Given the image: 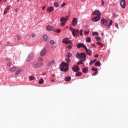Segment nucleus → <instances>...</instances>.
Wrapping results in <instances>:
<instances>
[{
  "instance_id": "48",
  "label": "nucleus",
  "mask_w": 128,
  "mask_h": 128,
  "mask_svg": "<svg viewBox=\"0 0 128 128\" xmlns=\"http://www.w3.org/2000/svg\"><path fill=\"white\" fill-rule=\"evenodd\" d=\"M68 50H70L72 48V46L70 45H68Z\"/></svg>"
},
{
  "instance_id": "56",
  "label": "nucleus",
  "mask_w": 128,
  "mask_h": 128,
  "mask_svg": "<svg viewBox=\"0 0 128 128\" xmlns=\"http://www.w3.org/2000/svg\"><path fill=\"white\" fill-rule=\"evenodd\" d=\"M51 82H54V80H51Z\"/></svg>"
},
{
  "instance_id": "54",
  "label": "nucleus",
  "mask_w": 128,
  "mask_h": 128,
  "mask_svg": "<svg viewBox=\"0 0 128 128\" xmlns=\"http://www.w3.org/2000/svg\"><path fill=\"white\" fill-rule=\"evenodd\" d=\"M10 42H6V44H10Z\"/></svg>"
},
{
  "instance_id": "26",
  "label": "nucleus",
  "mask_w": 128,
  "mask_h": 128,
  "mask_svg": "<svg viewBox=\"0 0 128 128\" xmlns=\"http://www.w3.org/2000/svg\"><path fill=\"white\" fill-rule=\"evenodd\" d=\"M86 42H91L92 39L88 37L86 38Z\"/></svg>"
},
{
  "instance_id": "10",
  "label": "nucleus",
  "mask_w": 128,
  "mask_h": 128,
  "mask_svg": "<svg viewBox=\"0 0 128 128\" xmlns=\"http://www.w3.org/2000/svg\"><path fill=\"white\" fill-rule=\"evenodd\" d=\"M86 45H84V44H82V43H79L77 45L78 48H83L84 49L86 48Z\"/></svg>"
},
{
  "instance_id": "57",
  "label": "nucleus",
  "mask_w": 128,
  "mask_h": 128,
  "mask_svg": "<svg viewBox=\"0 0 128 128\" xmlns=\"http://www.w3.org/2000/svg\"><path fill=\"white\" fill-rule=\"evenodd\" d=\"M16 2H17V4H18V2H20V0H18L16 1Z\"/></svg>"
},
{
  "instance_id": "38",
  "label": "nucleus",
  "mask_w": 128,
  "mask_h": 128,
  "mask_svg": "<svg viewBox=\"0 0 128 128\" xmlns=\"http://www.w3.org/2000/svg\"><path fill=\"white\" fill-rule=\"evenodd\" d=\"M84 34L88 35V34H90V31L88 30H85L84 32Z\"/></svg>"
},
{
  "instance_id": "50",
  "label": "nucleus",
  "mask_w": 128,
  "mask_h": 128,
  "mask_svg": "<svg viewBox=\"0 0 128 128\" xmlns=\"http://www.w3.org/2000/svg\"><path fill=\"white\" fill-rule=\"evenodd\" d=\"M36 36V34H32V38H34Z\"/></svg>"
},
{
  "instance_id": "31",
  "label": "nucleus",
  "mask_w": 128,
  "mask_h": 128,
  "mask_svg": "<svg viewBox=\"0 0 128 128\" xmlns=\"http://www.w3.org/2000/svg\"><path fill=\"white\" fill-rule=\"evenodd\" d=\"M38 62H44V58H42V57H38Z\"/></svg>"
},
{
  "instance_id": "4",
  "label": "nucleus",
  "mask_w": 128,
  "mask_h": 128,
  "mask_svg": "<svg viewBox=\"0 0 128 128\" xmlns=\"http://www.w3.org/2000/svg\"><path fill=\"white\" fill-rule=\"evenodd\" d=\"M69 29L70 32H72L73 36H76L78 34V30H74L72 27H70Z\"/></svg>"
},
{
  "instance_id": "2",
  "label": "nucleus",
  "mask_w": 128,
  "mask_h": 128,
  "mask_svg": "<svg viewBox=\"0 0 128 128\" xmlns=\"http://www.w3.org/2000/svg\"><path fill=\"white\" fill-rule=\"evenodd\" d=\"M101 24L104 26V24L105 26H106L107 28H110L112 24V20H110V22L108 20H106L104 18H102L101 19L100 22Z\"/></svg>"
},
{
  "instance_id": "37",
  "label": "nucleus",
  "mask_w": 128,
  "mask_h": 128,
  "mask_svg": "<svg viewBox=\"0 0 128 128\" xmlns=\"http://www.w3.org/2000/svg\"><path fill=\"white\" fill-rule=\"evenodd\" d=\"M54 6L56 8H58V6H59L58 2H55L54 3Z\"/></svg>"
},
{
  "instance_id": "52",
  "label": "nucleus",
  "mask_w": 128,
  "mask_h": 128,
  "mask_svg": "<svg viewBox=\"0 0 128 128\" xmlns=\"http://www.w3.org/2000/svg\"><path fill=\"white\" fill-rule=\"evenodd\" d=\"M66 6V3H64L61 5V6Z\"/></svg>"
},
{
  "instance_id": "45",
  "label": "nucleus",
  "mask_w": 128,
  "mask_h": 128,
  "mask_svg": "<svg viewBox=\"0 0 128 128\" xmlns=\"http://www.w3.org/2000/svg\"><path fill=\"white\" fill-rule=\"evenodd\" d=\"M18 40H20L22 38L20 36H17Z\"/></svg>"
},
{
  "instance_id": "47",
  "label": "nucleus",
  "mask_w": 128,
  "mask_h": 128,
  "mask_svg": "<svg viewBox=\"0 0 128 128\" xmlns=\"http://www.w3.org/2000/svg\"><path fill=\"white\" fill-rule=\"evenodd\" d=\"M101 2L102 6H104V0H102Z\"/></svg>"
},
{
  "instance_id": "15",
  "label": "nucleus",
  "mask_w": 128,
  "mask_h": 128,
  "mask_svg": "<svg viewBox=\"0 0 128 128\" xmlns=\"http://www.w3.org/2000/svg\"><path fill=\"white\" fill-rule=\"evenodd\" d=\"M72 70L73 72H78V70H80V68H78V66L76 65L74 67L72 68Z\"/></svg>"
},
{
  "instance_id": "24",
  "label": "nucleus",
  "mask_w": 128,
  "mask_h": 128,
  "mask_svg": "<svg viewBox=\"0 0 128 128\" xmlns=\"http://www.w3.org/2000/svg\"><path fill=\"white\" fill-rule=\"evenodd\" d=\"M94 66H100V61H97L94 63Z\"/></svg>"
},
{
  "instance_id": "5",
  "label": "nucleus",
  "mask_w": 128,
  "mask_h": 128,
  "mask_svg": "<svg viewBox=\"0 0 128 128\" xmlns=\"http://www.w3.org/2000/svg\"><path fill=\"white\" fill-rule=\"evenodd\" d=\"M34 52L30 53L26 59V62H30L34 58Z\"/></svg>"
},
{
  "instance_id": "12",
  "label": "nucleus",
  "mask_w": 128,
  "mask_h": 128,
  "mask_svg": "<svg viewBox=\"0 0 128 128\" xmlns=\"http://www.w3.org/2000/svg\"><path fill=\"white\" fill-rule=\"evenodd\" d=\"M86 50V53L87 54H88V56H92V50H90V49H88V48H86L84 49Z\"/></svg>"
},
{
  "instance_id": "19",
  "label": "nucleus",
  "mask_w": 128,
  "mask_h": 128,
  "mask_svg": "<svg viewBox=\"0 0 128 128\" xmlns=\"http://www.w3.org/2000/svg\"><path fill=\"white\" fill-rule=\"evenodd\" d=\"M52 10H54V8L52 6L49 7L46 10L48 12H52Z\"/></svg>"
},
{
  "instance_id": "30",
  "label": "nucleus",
  "mask_w": 128,
  "mask_h": 128,
  "mask_svg": "<svg viewBox=\"0 0 128 128\" xmlns=\"http://www.w3.org/2000/svg\"><path fill=\"white\" fill-rule=\"evenodd\" d=\"M38 84H44V79L40 80L38 81Z\"/></svg>"
},
{
  "instance_id": "49",
  "label": "nucleus",
  "mask_w": 128,
  "mask_h": 128,
  "mask_svg": "<svg viewBox=\"0 0 128 128\" xmlns=\"http://www.w3.org/2000/svg\"><path fill=\"white\" fill-rule=\"evenodd\" d=\"M115 26L117 28H118V23L116 24Z\"/></svg>"
},
{
  "instance_id": "44",
  "label": "nucleus",
  "mask_w": 128,
  "mask_h": 128,
  "mask_svg": "<svg viewBox=\"0 0 128 128\" xmlns=\"http://www.w3.org/2000/svg\"><path fill=\"white\" fill-rule=\"evenodd\" d=\"M94 63V62L92 60H90L89 63V64H90V66H92V64Z\"/></svg>"
},
{
  "instance_id": "18",
  "label": "nucleus",
  "mask_w": 128,
  "mask_h": 128,
  "mask_svg": "<svg viewBox=\"0 0 128 128\" xmlns=\"http://www.w3.org/2000/svg\"><path fill=\"white\" fill-rule=\"evenodd\" d=\"M84 62H86V59L80 60V62H78L77 65L78 66V64H84Z\"/></svg>"
},
{
  "instance_id": "62",
  "label": "nucleus",
  "mask_w": 128,
  "mask_h": 128,
  "mask_svg": "<svg viewBox=\"0 0 128 128\" xmlns=\"http://www.w3.org/2000/svg\"><path fill=\"white\" fill-rule=\"evenodd\" d=\"M1 1H2V0H0V2Z\"/></svg>"
},
{
  "instance_id": "46",
  "label": "nucleus",
  "mask_w": 128,
  "mask_h": 128,
  "mask_svg": "<svg viewBox=\"0 0 128 128\" xmlns=\"http://www.w3.org/2000/svg\"><path fill=\"white\" fill-rule=\"evenodd\" d=\"M50 44H54V41L52 40L50 41Z\"/></svg>"
},
{
  "instance_id": "51",
  "label": "nucleus",
  "mask_w": 128,
  "mask_h": 128,
  "mask_svg": "<svg viewBox=\"0 0 128 128\" xmlns=\"http://www.w3.org/2000/svg\"><path fill=\"white\" fill-rule=\"evenodd\" d=\"M94 58H98V54H96L94 56Z\"/></svg>"
},
{
  "instance_id": "29",
  "label": "nucleus",
  "mask_w": 128,
  "mask_h": 128,
  "mask_svg": "<svg viewBox=\"0 0 128 128\" xmlns=\"http://www.w3.org/2000/svg\"><path fill=\"white\" fill-rule=\"evenodd\" d=\"M16 67H12L10 70V71L12 72H16Z\"/></svg>"
},
{
  "instance_id": "9",
  "label": "nucleus",
  "mask_w": 128,
  "mask_h": 128,
  "mask_svg": "<svg viewBox=\"0 0 128 128\" xmlns=\"http://www.w3.org/2000/svg\"><path fill=\"white\" fill-rule=\"evenodd\" d=\"M46 52V48H44L40 52V56H44Z\"/></svg>"
},
{
  "instance_id": "8",
  "label": "nucleus",
  "mask_w": 128,
  "mask_h": 128,
  "mask_svg": "<svg viewBox=\"0 0 128 128\" xmlns=\"http://www.w3.org/2000/svg\"><path fill=\"white\" fill-rule=\"evenodd\" d=\"M62 42L64 44H70L72 42L68 38H64L62 40Z\"/></svg>"
},
{
  "instance_id": "13",
  "label": "nucleus",
  "mask_w": 128,
  "mask_h": 128,
  "mask_svg": "<svg viewBox=\"0 0 128 128\" xmlns=\"http://www.w3.org/2000/svg\"><path fill=\"white\" fill-rule=\"evenodd\" d=\"M100 20V17H99L98 16H96L94 18H92V22H98Z\"/></svg>"
},
{
  "instance_id": "58",
  "label": "nucleus",
  "mask_w": 128,
  "mask_h": 128,
  "mask_svg": "<svg viewBox=\"0 0 128 128\" xmlns=\"http://www.w3.org/2000/svg\"><path fill=\"white\" fill-rule=\"evenodd\" d=\"M94 62H96V60L94 59V60H93Z\"/></svg>"
},
{
  "instance_id": "14",
  "label": "nucleus",
  "mask_w": 128,
  "mask_h": 128,
  "mask_svg": "<svg viewBox=\"0 0 128 128\" xmlns=\"http://www.w3.org/2000/svg\"><path fill=\"white\" fill-rule=\"evenodd\" d=\"M69 18L68 16H66V18H64V17H62L60 19V22H66L67 20H68Z\"/></svg>"
},
{
  "instance_id": "59",
  "label": "nucleus",
  "mask_w": 128,
  "mask_h": 128,
  "mask_svg": "<svg viewBox=\"0 0 128 128\" xmlns=\"http://www.w3.org/2000/svg\"><path fill=\"white\" fill-rule=\"evenodd\" d=\"M16 12H18V9L15 10Z\"/></svg>"
},
{
  "instance_id": "21",
  "label": "nucleus",
  "mask_w": 128,
  "mask_h": 128,
  "mask_svg": "<svg viewBox=\"0 0 128 128\" xmlns=\"http://www.w3.org/2000/svg\"><path fill=\"white\" fill-rule=\"evenodd\" d=\"M10 10V7L8 6L4 10V14H8V11Z\"/></svg>"
},
{
  "instance_id": "40",
  "label": "nucleus",
  "mask_w": 128,
  "mask_h": 128,
  "mask_svg": "<svg viewBox=\"0 0 128 128\" xmlns=\"http://www.w3.org/2000/svg\"><path fill=\"white\" fill-rule=\"evenodd\" d=\"M56 32H58V34H60V32H62V30H60V29H56Z\"/></svg>"
},
{
  "instance_id": "55",
  "label": "nucleus",
  "mask_w": 128,
  "mask_h": 128,
  "mask_svg": "<svg viewBox=\"0 0 128 128\" xmlns=\"http://www.w3.org/2000/svg\"><path fill=\"white\" fill-rule=\"evenodd\" d=\"M44 8H46V7L43 6V7H42V10H44Z\"/></svg>"
},
{
  "instance_id": "33",
  "label": "nucleus",
  "mask_w": 128,
  "mask_h": 128,
  "mask_svg": "<svg viewBox=\"0 0 128 128\" xmlns=\"http://www.w3.org/2000/svg\"><path fill=\"white\" fill-rule=\"evenodd\" d=\"M96 44L98 46H104V44H102L100 42H96Z\"/></svg>"
},
{
  "instance_id": "20",
  "label": "nucleus",
  "mask_w": 128,
  "mask_h": 128,
  "mask_svg": "<svg viewBox=\"0 0 128 128\" xmlns=\"http://www.w3.org/2000/svg\"><path fill=\"white\" fill-rule=\"evenodd\" d=\"M54 64H56L54 60H52L48 64V66H54Z\"/></svg>"
},
{
  "instance_id": "22",
  "label": "nucleus",
  "mask_w": 128,
  "mask_h": 128,
  "mask_svg": "<svg viewBox=\"0 0 128 128\" xmlns=\"http://www.w3.org/2000/svg\"><path fill=\"white\" fill-rule=\"evenodd\" d=\"M70 80H72V78H70V76H68L64 79V80H65V82H70Z\"/></svg>"
},
{
  "instance_id": "63",
  "label": "nucleus",
  "mask_w": 128,
  "mask_h": 128,
  "mask_svg": "<svg viewBox=\"0 0 128 128\" xmlns=\"http://www.w3.org/2000/svg\"><path fill=\"white\" fill-rule=\"evenodd\" d=\"M6 0H5L4 2H6Z\"/></svg>"
},
{
  "instance_id": "25",
  "label": "nucleus",
  "mask_w": 128,
  "mask_h": 128,
  "mask_svg": "<svg viewBox=\"0 0 128 128\" xmlns=\"http://www.w3.org/2000/svg\"><path fill=\"white\" fill-rule=\"evenodd\" d=\"M95 38L97 42H100L102 40V38L100 36H96Z\"/></svg>"
},
{
  "instance_id": "42",
  "label": "nucleus",
  "mask_w": 128,
  "mask_h": 128,
  "mask_svg": "<svg viewBox=\"0 0 128 128\" xmlns=\"http://www.w3.org/2000/svg\"><path fill=\"white\" fill-rule=\"evenodd\" d=\"M84 32V30H81L80 31V36H84V34H82V32Z\"/></svg>"
},
{
  "instance_id": "23",
  "label": "nucleus",
  "mask_w": 128,
  "mask_h": 128,
  "mask_svg": "<svg viewBox=\"0 0 128 128\" xmlns=\"http://www.w3.org/2000/svg\"><path fill=\"white\" fill-rule=\"evenodd\" d=\"M22 72V70H19L16 71V72L15 73V76H18V74H20V72Z\"/></svg>"
},
{
  "instance_id": "16",
  "label": "nucleus",
  "mask_w": 128,
  "mask_h": 128,
  "mask_svg": "<svg viewBox=\"0 0 128 128\" xmlns=\"http://www.w3.org/2000/svg\"><path fill=\"white\" fill-rule=\"evenodd\" d=\"M42 66V63H38L36 64H34L33 65L34 68H40Z\"/></svg>"
},
{
  "instance_id": "60",
  "label": "nucleus",
  "mask_w": 128,
  "mask_h": 128,
  "mask_svg": "<svg viewBox=\"0 0 128 128\" xmlns=\"http://www.w3.org/2000/svg\"><path fill=\"white\" fill-rule=\"evenodd\" d=\"M92 46H96V44H92Z\"/></svg>"
},
{
  "instance_id": "27",
  "label": "nucleus",
  "mask_w": 128,
  "mask_h": 128,
  "mask_svg": "<svg viewBox=\"0 0 128 128\" xmlns=\"http://www.w3.org/2000/svg\"><path fill=\"white\" fill-rule=\"evenodd\" d=\"M82 73L80 72H78L76 74V76H82Z\"/></svg>"
},
{
  "instance_id": "39",
  "label": "nucleus",
  "mask_w": 128,
  "mask_h": 128,
  "mask_svg": "<svg viewBox=\"0 0 128 128\" xmlns=\"http://www.w3.org/2000/svg\"><path fill=\"white\" fill-rule=\"evenodd\" d=\"M44 40H48V36L46 35H44L43 37Z\"/></svg>"
},
{
  "instance_id": "3",
  "label": "nucleus",
  "mask_w": 128,
  "mask_h": 128,
  "mask_svg": "<svg viewBox=\"0 0 128 128\" xmlns=\"http://www.w3.org/2000/svg\"><path fill=\"white\" fill-rule=\"evenodd\" d=\"M76 58H82L81 60H86V53L84 52H81L80 54L78 52L76 54Z\"/></svg>"
},
{
  "instance_id": "61",
  "label": "nucleus",
  "mask_w": 128,
  "mask_h": 128,
  "mask_svg": "<svg viewBox=\"0 0 128 128\" xmlns=\"http://www.w3.org/2000/svg\"><path fill=\"white\" fill-rule=\"evenodd\" d=\"M56 76V75H55L54 74H52V76Z\"/></svg>"
},
{
  "instance_id": "32",
  "label": "nucleus",
  "mask_w": 128,
  "mask_h": 128,
  "mask_svg": "<svg viewBox=\"0 0 128 128\" xmlns=\"http://www.w3.org/2000/svg\"><path fill=\"white\" fill-rule=\"evenodd\" d=\"M66 56L68 58H70V56H72V54L70 53V52H68Z\"/></svg>"
},
{
  "instance_id": "41",
  "label": "nucleus",
  "mask_w": 128,
  "mask_h": 128,
  "mask_svg": "<svg viewBox=\"0 0 128 128\" xmlns=\"http://www.w3.org/2000/svg\"><path fill=\"white\" fill-rule=\"evenodd\" d=\"M92 70L93 72H98V68H92Z\"/></svg>"
},
{
  "instance_id": "43",
  "label": "nucleus",
  "mask_w": 128,
  "mask_h": 128,
  "mask_svg": "<svg viewBox=\"0 0 128 128\" xmlns=\"http://www.w3.org/2000/svg\"><path fill=\"white\" fill-rule=\"evenodd\" d=\"M98 74V71H95L92 74V76H96Z\"/></svg>"
},
{
  "instance_id": "11",
  "label": "nucleus",
  "mask_w": 128,
  "mask_h": 128,
  "mask_svg": "<svg viewBox=\"0 0 128 128\" xmlns=\"http://www.w3.org/2000/svg\"><path fill=\"white\" fill-rule=\"evenodd\" d=\"M72 24L74 26H76L78 24V18H74L72 20Z\"/></svg>"
},
{
  "instance_id": "6",
  "label": "nucleus",
  "mask_w": 128,
  "mask_h": 128,
  "mask_svg": "<svg viewBox=\"0 0 128 128\" xmlns=\"http://www.w3.org/2000/svg\"><path fill=\"white\" fill-rule=\"evenodd\" d=\"M92 14H94L95 16H99V17H100V16H102V14L100 13V11L98 10H96V11L93 12Z\"/></svg>"
},
{
  "instance_id": "34",
  "label": "nucleus",
  "mask_w": 128,
  "mask_h": 128,
  "mask_svg": "<svg viewBox=\"0 0 128 128\" xmlns=\"http://www.w3.org/2000/svg\"><path fill=\"white\" fill-rule=\"evenodd\" d=\"M61 26H64V24H66V22H64V20H63V22H61Z\"/></svg>"
},
{
  "instance_id": "36",
  "label": "nucleus",
  "mask_w": 128,
  "mask_h": 128,
  "mask_svg": "<svg viewBox=\"0 0 128 128\" xmlns=\"http://www.w3.org/2000/svg\"><path fill=\"white\" fill-rule=\"evenodd\" d=\"M92 36H98V32H92Z\"/></svg>"
},
{
  "instance_id": "7",
  "label": "nucleus",
  "mask_w": 128,
  "mask_h": 128,
  "mask_svg": "<svg viewBox=\"0 0 128 128\" xmlns=\"http://www.w3.org/2000/svg\"><path fill=\"white\" fill-rule=\"evenodd\" d=\"M120 6L122 8H126V1L124 0H121L120 1Z\"/></svg>"
},
{
  "instance_id": "64",
  "label": "nucleus",
  "mask_w": 128,
  "mask_h": 128,
  "mask_svg": "<svg viewBox=\"0 0 128 128\" xmlns=\"http://www.w3.org/2000/svg\"><path fill=\"white\" fill-rule=\"evenodd\" d=\"M29 1H30V0H29Z\"/></svg>"
},
{
  "instance_id": "17",
  "label": "nucleus",
  "mask_w": 128,
  "mask_h": 128,
  "mask_svg": "<svg viewBox=\"0 0 128 128\" xmlns=\"http://www.w3.org/2000/svg\"><path fill=\"white\" fill-rule=\"evenodd\" d=\"M46 30H54V27H52V26H48L46 27Z\"/></svg>"
},
{
  "instance_id": "28",
  "label": "nucleus",
  "mask_w": 128,
  "mask_h": 128,
  "mask_svg": "<svg viewBox=\"0 0 128 128\" xmlns=\"http://www.w3.org/2000/svg\"><path fill=\"white\" fill-rule=\"evenodd\" d=\"M82 72L84 74H86V72H88V68H83Z\"/></svg>"
},
{
  "instance_id": "53",
  "label": "nucleus",
  "mask_w": 128,
  "mask_h": 128,
  "mask_svg": "<svg viewBox=\"0 0 128 128\" xmlns=\"http://www.w3.org/2000/svg\"><path fill=\"white\" fill-rule=\"evenodd\" d=\"M7 66H10V63L8 62V64H7Z\"/></svg>"
},
{
  "instance_id": "1",
  "label": "nucleus",
  "mask_w": 128,
  "mask_h": 128,
  "mask_svg": "<svg viewBox=\"0 0 128 128\" xmlns=\"http://www.w3.org/2000/svg\"><path fill=\"white\" fill-rule=\"evenodd\" d=\"M66 62H62V63L60 65V70L61 72H66L68 70V66H70V58H66Z\"/></svg>"
},
{
  "instance_id": "35",
  "label": "nucleus",
  "mask_w": 128,
  "mask_h": 128,
  "mask_svg": "<svg viewBox=\"0 0 128 128\" xmlns=\"http://www.w3.org/2000/svg\"><path fill=\"white\" fill-rule=\"evenodd\" d=\"M35 78L34 76H31L29 78V80H34Z\"/></svg>"
}]
</instances>
